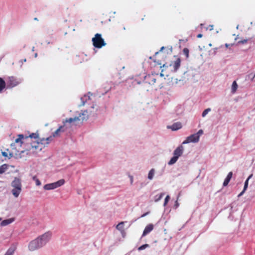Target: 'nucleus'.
Listing matches in <instances>:
<instances>
[{"label": "nucleus", "mask_w": 255, "mask_h": 255, "mask_svg": "<svg viewBox=\"0 0 255 255\" xmlns=\"http://www.w3.org/2000/svg\"><path fill=\"white\" fill-rule=\"evenodd\" d=\"M197 37L198 38H201V37H202V34H199L197 35Z\"/></svg>", "instance_id": "obj_40"}, {"label": "nucleus", "mask_w": 255, "mask_h": 255, "mask_svg": "<svg viewBox=\"0 0 255 255\" xmlns=\"http://www.w3.org/2000/svg\"><path fill=\"white\" fill-rule=\"evenodd\" d=\"M12 220L11 219L4 220L1 222V225L2 226H6L9 224H10L12 222Z\"/></svg>", "instance_id": "obj_25"}, {"label": "nucleus", "mask_w": 255, "mask_h": 255, "mask_svg": "<svg viewBox=\"0 0 255 255\" xmlns=\"http://www.w3.org/2000/svg\"><path fill=\"white\" fill-rule=\"evenodd\" d=\"M168 66L166 65V64H163L162 67H167Z\"/></svg>", "instance_id": "obj_42"}, {"label": "nucleus", "mask_w": 255, "mask_h": 255, "mask_svg": "<svg viewBox=\"0 0 255 255\" xmlns=\"http://www.w3.org/2000/svg\"><path fill=\"white\" fill-rule=\"evenodd\" d=\"M238 88V84L236 81H234L232 85V92L235 93Z\"/></svg>", "instance_id": "obj_23"}, {"label": "nucleus", "mask_w": 255, "mask_h": 255, "mask_svg": "<svg viewBox=\"0 0 255 255\" xmlns=\"http://www.w3.org/2000/svg\"><path fill=\"white\" fill-rule=\"evenodd\" d=\"M154 174V169H151L148 173V178L149 180L152 179Z\"/></svg>", "instance_id": "obj_27"}, {"label": "nucleus", "mask_w": 255, "mask_h": 255, "mask_svg": "<svg viewBox=\"0 0 255 255\" xmlns=\"http://www.w3.org/2000/svg\"><path fill=\"white\" fill-rule=\"evenodd\" d=\"M164 194L163 193H160V195H159L158 197L155 199V201L157 202V201H159L162 198Z\"/></svg>", "instance_id": "obj_34"}, {"label": "nucleus", "mask_w": 255, "mask_h": 255, "mask_svg": "<svg viewBox=\"0 0 255 255\" xmlns=\"http://www.w3.org/2000/svg\"><path fill=\"white\" fill-rule=\"evenodd\" d=\"M6 83L4 80L0 77V93L2 92L3 89L5 88Z\"/></svg>", "instance_id": "obj_20"}, {"label": "nucleus", "mask_w": 255, "mask_h": 255, "mask_svg": "<svg viewBox=\"0 0 255 255\" xmlns=\"http://www.w3.org/2000/svg\"><path fill=\"white\" fill-rule=\"evenodd\" d=\"M92 42L95 47L100 48L106 45L103 38H102L101 34L97 33L95 37L92 38Z\"/></svg>", "instance_id": "obj_4"}, {"label": "nucleus", "mask_w": 255, "mask_h": 255, "mask_svg": "<svg viewBox=\"0 0 255 255\" xmlns=\"http://www.w3.org/2000/svg\"><path fill=\"white\" fill-rule=\"evenodd\" d=\"M183 54L186 56V58H188L189 51L187 48H184L183 50Z\"/></svg>", "instance_id": "obj_29"}, {"label": "nucleus", "mask_w": 255, "mask_h": 255, "mask_svg": "<svg viewBox=\"0 0 255 255\" xmlns=\"http://www.w3.org/2000/svg\"><path fill=\"white\" fill-rule=\"evenodd\" d=\"M178 159V158H177L176 156H173V157H172L171 159L170 160V161L168 162V164L172 165L174 164L177 161Z\"/></svg>", "instance_id": "obj_26"}, {"label": "nucleus", "mask_w": 255, "mask_h": 255, "mask_svg": "<svg viewBox=\"0 0 255 255\" xmlns=\"http://www.w3.org/2000/svg\"><path fill=\"white\" fill-rule=\"evenodd\" d=\"M153 229V225L151 224H148V225H147L145 227V228L143 232L142 236L143 237V236H146L147 234H148L151 231H152Z\"/></svg>", "instance_id": "obj_13"}, {"label": "nucleus", "mask_w": 255, "mask_h": 255, "mask_svg": "<svg viewBox=\"0 0 255 255\" xmlns=\"http://www.w3.org/2000/svg\"><path fill=\"white\" fill-rule=\"evenodd\" d=\"M42 145L41 141L30 142L27 144L26 147L23 148L24 150H21L19 152L20 153L26 152L27 155H31L41 151L43 148Z\"/></svg>", "instance_id": "obj_2"}, {"label": "nucleus", "mask_w": 255, "mask_h": 255, "mask_svg": "<svg viewBox=\"0 0 255 255\" xmlns=\"http://www.w3.org/2000/svg\"><path fill=\"white\" fill-rule=\"evenodd\" d=\"M148 246H149V245L148 244L143 245L138 248V251L143 250L145 249L146 248L148 247Z\"/></svg>", "instance_id": "obj_31"}, {"label": "nucleus", "mask_w": 255, "mask_h": 255, "mask_svg": "<svg viewBox=\"0 0 255 255\" xmlns=\"http://www.w3.org/2000/svg\"><path fill=\"white\" fill-rule=\"evenodd\" d=\"M198 135V137L200 138V136L203 134V130L202 129H200L197 133H195Z\"/></svg>", "instance_id": "obj_36"}, {"label": "nucleus", "mask_w": 255, "mask_h": 255, "mask_svg": "<svg viewBox=\"0 0 255 255\" xmlns=\"http://www.w3.org/2000/svg\"><path fill=\"white\" fill-rule=\"evenodd\" d=\"M181 59L177 58L175 61H172L169 66L172 67V70L176 72L180 66Z\"/></svg>", "instance_id": "obj_8"}, {"label": "nucleus", "mask_w": 255, "mask_h": 255, "mask_svg": "<svg viewBox=\"0 0 255 255\" xmlns=\"http://www.w3.org/2000/svg\"><path fill=\"white\" fill-rule=\"evenodd\" d=\"M1 154L4 157H8V155H7V152H5V151H3L1 152Z\"/></svg>", "instance_id": "obj_37"}, {"label": "nucleus", "mask_w": 255, "mask_h": 255, "mask_svg": "<svg viewBox=\"0 0 255 255\" xmlns=\"http://www.w3.org/2000/svg\"><path fill=\"white\" fill-rule=\"evenodd\" d=\"M26 59H25L24 60H23V61L25 62L26 61Z\"/></svg>", "instance_id": "obj_47"}, {"label": "nucleus", "mask_w": 255, "mask_h": 255, "mask_svg": "<svg viewBox=\"0 0 255 255\" xmlns=\"http://www.w3.org/2000/svg\"><path fill=\"white\" fill-rule=\"evenodd\" d=\"M32 179L34 181H35V183L37 186H40L41 185L40 181H39V179L37 178V177L35 176H33L32 177Z\"/></svg>", "instance_id": "obj_30"}, {"label": "nucleus", "mask_w": 255, "mask_h": 255, "mask_svg": "<svg viewBox=\"0 0 255 255\" xmlns=\"http://www.w3.org/2000/svg\"><path fill=\"white\" fill-rule=\"evenodd\" d=\"M19 84L18 81L17 79L13 77H9L8 78V81L7 83V87L9 88H13Z\"/></svg>", "instance_id": "obj_9"}, {"label": "nucleus", "mask_w": 255, "mask_h": 255, "mask_svg": "<svg viewBox=\"0 0 255 255\" xmlns=\"http://www.w3.org/2000/svg\"><path fill=\"white\" fill-rule=\"evenodd\" d=\"M21 188H13V189L11 190V193L14 197L17 198L21 192Z\"/></svg>", "instance_id": "obj_17"}, {"label": "nucleus", "mask_w": 255, "mask_h": 255, "mask_svg": "<svg viewBox=\"0 0 255 255\" xmlns=\"http://www.w3.org/2000/svg\"><path fill=\"white\" fill-rule=\"evenodd\" d=\"M252 176H253V174H252L248 177L247 179L246 180V181L245 182L243 190L238 195V197L242 196L244 194V193L245 192V191H246V190L247 189L248 187L249 180L252 177Z\"/></svg>", "instance_id": "obj_14"}, {"label": "nucleus", "mask_w": 255, "mask_h": 255, "mask_svg": "<svg viewBox=\"0 0 255 255\" xmlns=\"http://www.w3.org/2000/svg\"><path fill=\"white\" fill-rule=\"evenodd\" d=\"M146 82L150 85H153L156 82V79L153 75H148L145 77Z\"/></svg>", "instance_id": "obj_15"}, {"label": "nucleus", "mask_w": 255, "mask_h": 255, "mask_svg": "<svg viewBox=\"0 0 255 255\" xmlns=\"http://www.w3.org/2000/svg\"><path fill=\"white\" fill-rule=\"evenodd\" d=\"M124 222H121L118 225H117V226L116 227V228L118 230L120 231L122 233H124Z\"/></svg>", "instance_id": "obj_22"}, {"label": "nucleus", "mask_w": 255, "mask_h": 255, "mask_svg": "<svg viewBox=\"0 0 255 255\" xmlns=\"http://www.w3.org/2000/svg\"><path fill=\"white\" fill-rule=\"evenodd\" d=\"M51 237V233L47 232L42 236L38 237L36 239L30 242L28 245L29 250L31 251H34L41 248L46 244L50 240Z\"/></svg>", "instance_id": "obj_1"}, {"label": "nucleus", "mask_w": 255, "mask_h": 255, "mask_svg": "<svg viewBox=\"0 0 255 255\" xmlns=\"http://www.w3.org/2000/svg\"><path fill=\"white\" fill-rule=\"evenodd\" d=\"M176 205H177V206H178V203H177V201L176 202Z\"/></svg>", "instance_id": "obj_45"}, {"label": "nucleus", "mask_w": 255, "mask_h": 255, "mask_svg": "<svg viewBox=\"0 0 255 255\" xmlns=\"http://www.w3.org/2000/svg\"><path fill=\"white\" fill-rule=\"evenodd\" d=\"M169 199H170V197H169V195H167L166 197V198L165 199V200H164V206H165L167 205V204L168 203Z\"/></svg>", "instance_id": "obj_33"}, {"label": "nucleus", "mask_w": 255, "mask_h": 255, "mask_svg": "<svg viewBox=\"0 0 255 255\" xmlns=\"http://www.w3.org/2000/svg\"><path fill=\"white\" fill-rule=\"evenodd\" d=\"M7 169V165L6 164H3L0 166V174H2L5 172Z\"/></svg>", "instance_id": "obj_28"}, {"label": "nucleus", "mask_w": 255, "mask_h": 255, "mask_svg": "<svg viewBox=\"0 0 255 255\" xmlns=\"http://www.w3.org/2000/svg\"><path fill=\"white\" fill-rule=\"evenodd\" d=\"M232 176H233L232 172H230L228 173L227 176L226 177V178H225V179L224 181V183H223L224 186H226L227 185H228V184H229L230 181L231 180V179L232 177Z\"/></svg>", "instance_id": "obj_19"}, {"label": "nucleus", "mask_w": 255, "mask_h": 255, "mask_svg": "<svg viewBox=\"0 0 255 255\" xmlns=\"http://www.w3.org/2000/svg\"><path fill=\"white\" fill-rule=\"evenodd\" d=\"M11 186L12 188L22 189L21 180L18 178L15 177L11 183Z\"/></svg>", "instance_id": "obj_10"}, {"label": "nucleus", "mask_w": 255, "mask_h": 255, "mask_svg": "<svg viewBox=\"0 0 255 255\" xmlns=\"http://www.w3.org/2000/svg\"><path fill=\"white\" fill-rule=\"evenodd\" d=\"M148 212H146V213H145L143 214L141 217H145V216H146L147 215H148Z\"/></svg>", "instance_id": "obj_39"}, {"label": "nucleus", "mask_w": 255, "mask_h": 255, "mask_svg": "<svg viewBox=\"0 0 255 255\" xmlns=\"http://www.w3.org/2000/svg\"><path fill=\"white\" fill-rule=\"evenodd\" d=\"M158 53H159V52H156L155 53V55H157V54H158Z\"/></svg>", "instance_id": "obj_44"}, {"label": "nucleus", "mask_w": 255, "mask_h": 255, "mask_svg": "<svg viewBox=\"0 0 255 255\" xmlns=\"http://www.w3.org/2000/svg\"><path fill=\"white\" fill-rule=\"evenodd\" d=\"M54 137L53 136V135L52 136H50L49 137H47L46 138H42L40 140L41 143L42 144H48L52 140L53 138Z\"/></svg>", "instance_id": "obj_18"}, {"label": "nucleus", "mask_w": 255, "mask_h": 255, "mask_svg": "<svg viewBox=\"0 0 255 255\" xmlns=\"http://www.w3.org/2000/svg\"><path fill=\"white\" fill-rule=\"evenodd\" d=\"M88 118V112L84 111V112L79 114L78 116L74 118H70L65 120L64 124L68 123L72 125H77L80 123H82L84 121L87 120Z\"/></svg>", "instance_id": "obj_3"}, {"label": "nucleus", "mask_w": 255, "mask_h": 255, "mask_svg": "<svg viewBox=\"0 0 255 255\" xmlns=\"http://www.w3.org/2000/svg\"><path fill=\"white\" fill-rule=\"evenodd\" d=\"M164 48V47H162L160 51H162Z\"/></svg>", "instance_id": "obj_43"}, {"label": "nucleus", "mask_w": 255, "mask_h": 255, "mask_svg": "<svg viewBox=\"0 0 255 255\" xmlns=\"http://www.w3.org/2000/svg\"><path fill=\"white\" fill-rule=\"evenodd\" d=\"M28 137V138L30 139L28 141H27V144L28 143H29L30 142H32L31 141L32 140V138H34V139H37L38 137V135L36 133H32L31 134H30L29 136H27Z\"/></svg>", "instance_id": "obj_21"}, {"label": "nucleus", "mask_w": 255, "mask_h": 255, "mask_svg": "<svg viewBox=\"0 0 255 255\" xmlns=\"http://www.w3.org/2000/svg\"><path fill=\"white\" fill-rule=\"evenodd\" d=\"M15 251V249L14 248H10L6 251L4 255H13L14 252Z\"/></svg>", "instance_id": "obj_24"}, {"label": "nucleus", "mask_w": 255, "mask_h": 255, "mask_svg": "<svg viewBox=\"0 0 255 255\" xmlns=\"http://www.w3.org/2000/svg\"><path fill=\"white\" fill-rule=\"evenodd\" d=\"M248 40H249L248 39L242 40H240V41H238V43H239V44H246V43H247Z\"/></svg>", "instance_id": "obj_35"}, {"label": "nucleus", "mask_w": 255, "mask_h": 255, "mask_svg": "<svg viewBox=\"0 0 255 255\" xmlns=\"http://www.w3.org/2000/svg\"><path fill=\"white\" fill-rule=\"evenodd\" d=\"M130 183H131V184H132V182H133V177H132V176H130Z\"/></svg>", "instance_id": "obj_38"}, {"label": "nucleus", "mask_w": 255, "mask_h": 255, "mask_svg": "<svg viewBox=\"0 0 255 255\" xmlns=\"http://www.w3.org/2000/svg\"><path fill=\"white\" fill-rule=\"evenodd\" d=\"M46 42H47V44H50V43H53V41H51V42H50V41H46Z\"/></svg>", "instance_id": "obj_41"}, {"label": "nucleus", "mask_w": 255, "mask_h": 255, "mask_svg": "<svg viewBox=\"0 0 255 255\" xmlns=\"http://www.w3.org/2000/svg\"><path fill=\"white\" fill-rule=\"evenodd\" d=\"M211 111V109L210 108H208L206 110H205L202 113V116L203 117H204L209 111Z\"/></svg>", "instance_id": "obj_32"}, {"label": "nucleus", "mask_w": 255, "mask_h": 255, "mask_svg": "<svg viewBox=\"0 0 255 255\" xmlns=\"http://www.w3.org/2000/svg\"><path fill=\"white\" fill-rule=\"evenodd\" d=\"M184 150V147L183 146L180 145L178 146L175 150L174 151L173 154L174 156H176L177 158H179L183 153Z\"/></svg>", "instance_id": "obj_11"}, {"label": "nucleus", "mask_w": 255, "mask_h": 255, "mask_svg": "<svg viewBox=\"0 0 255 255\" xmlns=\"http://www.w3.org/2000/svg\"><path fill=\"white\" fill-rule=\"evenodd\" d=\"M199 140V138L198 137V135L197 134L194 133L193 134L190 135V136H188L186 140H185L183 142L182 144H187L190 142H194L196 143L198 142Z\"/></svg>", "instance_id": "obj_7"}, {"label": "nucleus", "mask_w": 255, "mask_h": 255, "mask_svg": "<svg viewBox=\"0 0 255 255\" xmlns=\"http://www.w3.org/2000/svg\"><path fill=\"white\" fill-rule=\"evenodd\" d=\"M65 131L64 126H61L59 127V128L56 130L52 134L53 137H57L60 136V134L62 132H63Z\"/></svg>", "instance_id": "obj_12"}, {"label": "nucleus", "mask_w": 255, "mask_h": 255, "mask_svg": "<svg viewBox=\"0 0 255 255\" xmlns=\"http://www.w3.org/2000/svg\"><path fill=\"white\" fill-rule=\"evenodd\" d=\"M34 20H37V18H34Z\"/></svg>", "instance_id": "obj_46"}, {"label": "nucleus", "mask_w": 255, "mask_h": 255, "mask_svg": "<svg viewBox=\"0 0 255 255\" xmlns=\"http://www.w3.org/2000/svg\"><path fill=\"white\" fill-rule=\"evenodd\" d=\"M168 128H171L172 130H177L182 128V125L180 122L174 123L171 126H168Z\"/></svg>", "instance_id": "obj_16"}, {"label": "nucleus", "mask_w": 255, "mask_h": 255, "mask_svg": "<svg viewBox=\"0 0 255 255\" xmlns=\"http://www.w3.org/2000/svg\"><path fill=\"white\" fill-rule=\"evenodd\" d=\"M17 138L15 139L14 143L11 144V146H14L15 145V143L19 144L20 146L22 145L26 147L27 143V141H28L30 139L27 136H24L23 134H19L17 135Z\"/></svg>", "instance_id": "obj_5"}, {"label": "nucleus", "mask_w": 255, "mask_h": 255, "mask_svg": "<svg viewBox=\"0 0 255 255\" xmlns=\"http://www.w3.org/2000/svg\"><path fill=\"white\" fill-rule=\"evenodd\" d=\"M64 183L65 180L64 179H60L57 182L45 184L43 188L47 190L54 189L63 185Z\"/></svg>", "instance_id": "obj_6"}]
</instances>
